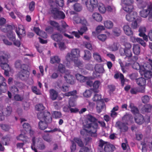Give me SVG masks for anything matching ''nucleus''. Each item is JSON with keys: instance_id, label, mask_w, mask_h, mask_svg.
I'll use <instances>...</instances> for the list:
<instances>
[{"instance_id": "32", "label": "nucleus", "mask_w": 152, "mask_h": 152, "mask_svg": "<svg viewBox=\"0 0 152 152\" xmlns=\"http://www.w3.org/2000/svg\"><path fill=\"white\" fill-rule=\"evenodd\" d=\"M133 51L134 54L138 55L140 52V45H134L133 47Z\"/></svg>"}, {"instance_id": "30", "label": "nucleus", "mask_w": 152, "mask_h": 152, "mask_svg": "<svg viewBox=\"0 0 152 152\" xmlns=\"http://www.w3.org/2000/svg\"><path fill=\"white\" fill-rule=\"evenodd\" d=\"M80 51L78 49H72L71 52V54L73 58H78L80 56Z\"/></svg>"}, {"instance_id": "1", "label": "nucleus", "mask_w": 152, "mask_h": 152, "mask_svg": "<svg viewBox=\"0 0 152 152\" xmlns=\"http://www.w3.org/2000/svg\"><path fill=\"white\" fill-rule=\"evenodd\" d=\"M98 120L91 115H88L86 121L84 123L83 129L80 131L81 134L86 135V133L92 134L96 133L98 127Z\"/></svg>"}, {"instance_id": "52", "label": "nucleus", "mask_w": 152, "mask_h": 152, "mask_svg": "<svg viewBox=\"0 0 152 152\" xmlns=\"http://www.w3.org/2000/svg\"><path fill=\"white\" fill-rule=\"evenodd\" d=\"M146 28L145 27L140 26L139 29V31L140 32L139 34V36H142L145 34L146 32Z\"/></svg>"}, {"instance_id": "4", "label": "nucleus", "mask_w": 152, "mask_h": 152, "mask_svg": "<svg viewBox=\"0 0 152 152\" xmlns=\"http://www.w3.org/2000/svg\"><path fill=\"white\" fill-rule=\"evenodd\" d=\"M51 12L55 19H64L65 17V14L62 11L55 7L52 9Z\"/></svg>"}, {"instance_id": "22", "label": "nucleus", "mask_w": 152, "mask_h": 152, "mask_svg": "<svg viewBox=\"0 0 152 152\" xmlns=\"http://www.w3.org/2000/svg\"><path fill=\"white\" fill-rule=\"evenodd\" d=\"M8 55L6 54L0 56V63L2 66L4 65L3 63L8 62Z\"/></svg>"}, {"instance_id": "7", "label": "nucleus", "mask_w": 152, "mask_h": 152, "mask_svg": "<svg viewBox=\"0 0 152 152\" xmlns=\"http://www.w3.org/2000/svg\"><path fill=\"white\" fill-rule=\"evenodd\" d=\"M67 72L66 71L65 72V75L64 76L65 79L67 83L72 85L74 84L75 83V77L70 74L69 72L67 73Z\"/></svg>"}, {"instance_id": "34", "label": "nucleus", "mask_w": 152, "mask_h": 152, "mask_svg": "<svg viewBox=\"0 0 152 152\" xmlns=\"http://www.w3.org/2000/svg\"><path fill=\"white\" fill-rule=\"evenodd\" d=\"M7 35L9 39L12 41L14 40L16 38L15 34L11 31L8 32Z\"/></svg>"}, {"instance_id": "58", "label": "nucleus", "mask_w": 152, "mask_h": 152, "mask_svg": "<svg viewBox=\"0 0 152 152\" xmlns=\"http://www.w3.org/2000/svg\"><path fill=\"white\" fill-rule=\"evenodd\" d=\"M64 5V1L63 0H56L55 6L61 7H63Z\"/></svg>"}, {"instance_id": "23", "label": "nucleus", "mask_w": 152, "mask_h": 152, "mask_svg": "<svg viewBox=\"0 0 152 152\" xmlns=\"http://www.w3.org/2000/svg\"><path fill=\"white\" fill-rule=\"evenodd\" d=\"M75 77L77 80L81 83L86 82L87 79V77H85L78 73L75 75Z\"/></svg>"}, {"instance_id": "18", "label": "nucleus", "mask_w": 152, "mask_h": 152, "mask_svg": "<svg viewBox=\"0 0 152 152\" xmlns=\"http://www.w3.org/2000/svg\"><path fill=\"white\" fill-rule=\"evenodd\" d=\"M129 107L131 109V112L134 115L139 114V110L137 107L135 106L134 104L130 103L129 104Z\"/></svg>"}, {"instance_id": "28", "label": "nucleus", "mask_w": 152, "mask_h": 152, "mask_svg": "<svg viewBox=\"0 0 152 152\" xmlns=\"http://www.w3.org/2000/svg\"><path fill=\"white\" fill-rule=\"evenodd\" d=\"M77 23H80L82 25L86 26L87 25L88 23L86 20L83 17L78 18L75 20Z\"/></svg>"}, {"instance_id": "21", "label": "nucleus", "mask_w": 152, "mask_h": 152, "mask_svg": "<svg viewBox=\"0 0 152 152\" xmlns=\"http://www.w3.org/2000/svg\"><path fill=\"white\" fill-rule=\"evenodd\" d=\"M93 19L98 22H100L102 20V17L101 15L98 13L95 12L92 15Z\"/></svg>"}, {"instance_id": "54", "label": "nucleus", "mask_w": 152, "mask_h": 152, "mask_svg": "<svg viewBox=\"0 0 152 152\" xmlns=\"http://www.w3.org/2000/svg\"><path fill=\"white\" fill-rule=\"evenodd\" d=\"M92 93V90H86L83 93V96L86 97H90Z\"/></svg>"}, {"instance_id": "64", "label": "nucleus", "mask_w": 152, "mask_h": 152, "mask_svg": "<svg viewBox=\"0 0 152 152\" xmlns=\"http://www.w3.org/2000/svg\"><path fill=\"white\" fill-rule=\"evenodd\" d=\"M87 30L88 28L86 26H83L80 28V30H78V31L79 32L80 35H82Z\"/></svg>"}, {"instance_id": "25", "label": "nucleus", "mask_w": 152, "mask_h": 152, "mask_svg": "<svg viewBox=\"0 0 152 152\" xmlns=\"http://www.w3.org/2000/svg\"><path fill=\"white\" fill-rule=\"evenodd\" d=\"M23 127L24 129L27 132L28 131H30V133L31 135H32L34 134V132L32 131L31 130V127L30 125L27 123H25L23 124Z\"/></svg>"}, {"instance_id": "3", "label": "nucleus", "mask_w": 152, "mask_h": 152, "mask_svg": "<svg viewBox=\"0 0 152 152\" xmlns=\"http://www.w3.org/2000/svg\"><path fill=\"white\" fill-rule=\"evenodd\" d=\"M134 118L135 122L139 125H141L144 122L147 124L150 121V116L146 115L144 117L143 115L139 113L136 115Z\"/></svg>"}, {"instance_id": "33", "label": "nucleus", "mask_w": 152, "mask_h": 152, "mask_svg": "<svg viewBox=\"0 0 152 152\" xmlns=\"http://www.w3.org/2000/svg\"><path fill=\"white\" fill-rule=\"evenodd\" d=\"M51 38L55 41L58 42L61 40L62 36L59 34H55L51 36Z\"/></svg>"}, {"instance_id": "47", "label": "nucleus", "mask_w": 152, "mask_h": 152, "mask_svg": "<svg viewBox=\"0 0 152 152\" xmlns=\"http://www.w3.org/2000/svg\"><path fill=\"white\" fill-rule=\"evenodd\" d=\"M50 24L51 26L56 28L58 31H63L61 29H60V26H59V24L56 22L54 21H51L50 22Z\"/></svg>"}, {"instance_id": "43", "label": "nucleus", "mask_w": 152, "mask_h": 152, "mask_svg": "<svg viewBox=\"0 0 152 152\" xmlns=\"http://www.w3.org/2000/svg\"><path fill=\"white\" fill-rule=\"evenodd\" d=\"M60 62V59L57 56H55L51 57L50 62L51 64H54L55 63H59Z\"/></svg>"}, {"instance_id": "13", "label": "nucleus", "mask_w": 152, "mask_h": 152, "mask_svg": "<svg viewBox=\"0 0 152 152\" xmlns=\"http://www.w3.org/2000/svg\"><path fill=\"white\" fill-rule=\"evenodd\" d=\"M145 92V87L141 88L138 87L132 88L131 89L130 92L132 94H136L138 92L144 93Z\"/></svg>"}, {"instance_id": "46", "label": "nucleus", "mask_w": 152, "mask_h": 152, "mask_svg": "<svg viewBox=\"0 0 152 152\" xmlns=\"http://www.w3.org/2000/svg\"><path fill=\"white\" fill-rule=\"evenodd\" d=\"M121 30L118 28L116 27L113 31V35L116 37L119 36L121 33Z\"/></svg>"}, {"instance_id": "5", "label": "nucleus", "mask_w": 152, "mask_h": 152, "mask_svg": "<svg viewBox=\"0 0 152 152\" xmlns=\"http://www.w3.org/2000/svg\"><path fill=\"white\" fill-rule=\"evenodd\" d=\"M122 2L125 5L123 7V10L127 12H131L133 9L132 4L133 0H122Z\"/></svg>"}, {"instance_id": "56", "label": "nucleus", "mask_w": 152, "mask_h": 152, "mask_svg": "<svg viewBox=\"0 0 152 152\" xmlns=\"http://www.w3.org/2000/svg\"><path fill=\"white\" fill-rule=\"evenodd\" d=\"M124 141L125 142H123L121 144V147L124 150H126L127 148H129V147L127 139L126 138H125Z\"/></svg>"}, {"instance_id": "16", "label": "nucleus", "mask_w": 152, "mask_h": 152, "mask_svg": "<svg viewBox=\"0 0 152 152\" xmlns=\"http://www.w3.org/2000/svg\"><path fill=\"white\" fill-rule=\"evenodd\" d=\"M114 77L115 79H118L119 77L121 80V86L123 87L125 84V79L123 75L121 73H115Z\"/></svg>"}, {"instance_id": "42", "label": "nucleus", "mask_w": 152, "mask_h": 152, "mask_svg": "<svg viewBox=\"0 0 152 152\" xmlns=\"http://www.w3.org/2000/svg\"><path fill=\"white\" fill-rule=\"evenodd\" d=\"M119 46V43L118 42H114L113 45L110 47V48L112 51H116L118 50Z\"/></svg>"}, {"instance_id": "29", "label": "nucleus", "mask_w": 152, "mask_h": 152, "mask_svg": "<svg viewBox=\"0 0 152 152\" xmlns=\"http://www.w3.org/2000/svg\"><path fill=\"white\" fill-rule=\"evenodd\" d=\"M50 97L53 100H56L58 96V93L54 89L50 90Z\"/></svg>"}, {"instance_id": "19", "label": "nucleus", "mask_w": 152, "mask_h": 152, "mask_svg": "<svg viewBox=\"0 0 152 152\" xmlns=\"http://www.w3.org/2000/svg\"><path fill=\"white\" fill-rule=\"evenodd\" d=\"M117 124L118 126L122 131L124 132L128 131V127L124 123L120 122Z\"/></svg>"}, {"instance_id": "50", "label": "nucleus", "mask_w": 152, "mask_h": 152, "mask_svg": "<svg viewBox=\"0 0 152 152\" xmlns=\"http://www.w3.org/2000/svg\"><path fill=\"white\" fill-rule=\"evenodd\" d=\"M74 140L80 147H82L83 146L84 144L80 138L77 137H75L74 138Z\"/></svg>"}, {"instance_id": "26", "label": "nucleus", "mask_w": 152, "mask_h": 152, "mask_svg": "<svg viewBox=\"0 0 152 152\" xmlns=\"http://www.w3.org/2000/svg\"><path fill=\"white\" fill-rule=\"evenodd\" d=\"M48 123V122L45 121L44 120L43 121L42 120L40 121L39 123V129L42 130L45 129L47 128L48 126L47 124Z\"/></svg>"}, {"instance_id": "40", "label": "nucleus", "mask_w": 152, "mask_h": 152, "mask_svg": "<svg viewBox=\"0 0 152 152\" xmlns=\"http://www.w3.org/2000/svg\"><path fill=\"white\" fill-rule=\"evenodd\" d=\"M77 94V91L76 90H74L72 91H70L63 94L62 95L64 97L65 96L69 97L70 96H76Z\"/></svg>"}, {"instance_id": "53", "label": "nucleus", "mask_w": 152, "mask_h": 152, "mask_svg": "<svg viewBox=\"0 0 152 152\" xmlns=\"http://www.w3.org/2000/svg\"><path fill=\"white\" fill-rule=\"evenodd\" d=\"M24 99L23 96L18 94H16L14 96L15 100L18 101H22Z\"/></svg>"}, {"instance_id": "41", "label": "nucleus", "mask_w": 152, "mask_h": 152, "mask_svg": "<svg viewBox=\"0 0 152 152\" xmlns=\"http://www.w3.org/2000/svg\"><path fill=\"white\" fill-rule=\"evenodd\" d=\"M84 55L83 58L85 60H89L91 57V54L90 52L88 50H84Z\"/></svg>"}, {"instance_id": "24", "label": "nucleus", "mask_w": 152, "mask_h": 152, "mask_svg": "<svg viewBox=\"0 0 152 152\" xmlns=\"http://www.w3.org/2000/svg\"><path fill=\"white\" fill-rule=\"evenodd\" d=\"M136 82L139 86H143L146 84V80L143 77H141L136 79Z\"/></svg>"}, {"instance_id": "48", "label": "nucleus", "mask_w": 152, "mask_h": 152, "mask_svg": "<svg viewBox=\"0 0 152 152\" xmlns=\"http://www.w3.org/2000/svg\"><path fill=\"white\" fill-rule=\"evenodd\" d=\"M5 81V79L2 76L0 75V86L3 88L7 87Z\"/></svg>"}, {"instance_id": "55", "label": "nucleus", "mask_w": 152, "mask_h": 152, "mask_svg": "<svg viewBox=\"0 0 152 152\" xmlns=\"http://www.w3.org/2000/svg\"><path fill=\"white\" fill-rule=\"evenodd\" d=\"M141 100L142 103H147L149 102L150 97L147 95H145L141 98Z\"/></svg>"}, {"instance_id": "44", "label": "nucleus", "mask_w": 152, "mask_h": 152, "mask_svg": "<svg viewBox=\"0 0 152 152\" xmlns=\"http://www.w3.org/2000/svg\"><path fill=\"white\" fill-rule=\"evenodd\" d=\"M133 118V116L131 114L126 113L122 117V119L128 122L130 121Z\"/></svg>"}, {"instance_id": "37", "label": "nucleus", "mask_w": 152, "mask_h": 152, "mask_svg": "<svg viewBox=\"0 0 152 152\" xmlns=\"http://www.w3.org/2000/svg\"><path fill=\"white\" fill-rule=\"evenodd\" d=\"M104 24L105 28L109 29L112 28L113 26V24L112 22L109 20L104 21Z\"/></svg>"}, {"instance_id": "49", "label": "nucleus", "mask_w": 152, "mask_h": 152, "mask_svg": "<svg viewBox=\"0 0 152 152\" xmlns=\"http://www.w3.org/2000/svg\"><path fill=\"white\" fill-rule=\"evenodd\" d=\"M74 10L77 12H80L82 9L81 5L78 3H75L73 6Z\"/></svg>"}, {"instance_id": "38", "label": "nucleus", "mask_w": 152, "mask_h": 152, "mask_svg": "<svg viewBox=\"0 0 152 152\" xmlns=\"http://www.w3.org/2000/svg\"><path fill=\"white\" fill-rule=\"evenodd\" d=\"M2 143L4 144V145H8L11 140V137L8 135H6L2 137Z\"/></svg>"}, {"instance_id": "9", "label": "nucleus", "mask_w": 152, "mask_h": 152, "mask_svg": "<svg viewBox=\"0 0 152 152\" xmlns=\"http://www.w3.org/2000/svg\"><path fill=\"white\" fill-rule=\"evenodd\" d=\"M0 111L4 114L5 116H8L10 115L12 111V107L10 106H7L6 108H3L2 107L0 106Z\"/></svg>"}, {"instance_id": "39", "label": "nucleus", "mask_w": 152, "mask_h": 152, "mask_svg": "<svg viewBox=\"0 0 152 152\" xmlns=\"http://www.w3.org/2000/svg\"><path fill=\"white\" fill-rule=\"evenodd\" d=\"M95 70L96 73H102L103 72V67L100 64H97L95 66Z\"/></svg>"}, {"instance_id": "51", "label": "nucleus", "mask_w": 152, "mask_h": 152, "mask_svg": "<svg viewBox=\"0 0 152 152\" xmlns=\"http://www.w3.org/2000/svg\"><path fill=\"white\" fill-rule=\"evenodd\" d=\"M58 70L62 73H64L65 71L64 66L61 64H59L58 67Z\"/></svg>"}, {"instance_id": "20", "label": "nucleus", "mask_w": 152, "mask_h": 152, "mask_svg": "<svg viewBox=\"0 0 152 152\" xmlns=\"http://www.w3.org/2000/svg\"><path fill=\"white\" fill-rule=\"evenodd\" d=\"M97 104L96 107L97 112L98 113H100L104 107V104L102 101H99L97 102Z\"/></svg>"}, {"instance_id": "17", "label": "nucleus", "mask_w": 152, "mask_h": 152, "mask_svg": "<svg viewBox=\"0 0 152 152\" xmlns=\"http://www.w3.org/2000/svg\"><path fill=\"white\" fill-rule=\"evenodd\" d=\"M17 140L23 141L24 142L28 143L30 139L25 134H21L16 137Z\"/></svg>"}, {"instance_id": "2", "label": "nucleus", "mask_w": 152, "mask_h": 152, "mask_svg": "<svg viewBox=\"0 0 152 152\" xmlns=\"http://www.w3.org/2000/svg\"><path fill=\"white\" fill-rule=\"evenodd\" d=\"M38 118L40 121L44 120L45 121L50 123L52 121V117L50 113L47 110H45L43 112H40L38 113Z\"/></svg>"}, {"instance_id": "15", "label": "nucleus", "mask_w": 152, "mask_h": 152, "mask_svg": "<svg viewBox=\"0 0 152 152\" xmlns=\"http://www.w3.org/2000/svg\"><path fill=\"white\" fill-rule=\"evenodd\" d=\"M152 8V6L150 5L148 7V8L146 10H142L140 12V16L144 18H146L148 15L150 13L149 10Z\"/></svg>"}, {"instance_id": "63", "label": "nucleus", "mask_w": 152, "mask_h": 152, "mask_svg": "<svg viewBox=\"0 0 152 152\" xmlns=\"http://www.w3.org/2000/svg\"><path fill=\"white\" fill-rule=\"evenodd\" d=\"M61 26L62 27H60V29H61L63 31H60L61 33H64L65 32L66 30V28L68 26L66 24V23L64 21H62L61 22Z\"/></svg>"}, {"instance_id": "12", "label": "nucleus", "mask_w": 152, "mask_h": 152, "mask_svg": "<svg viewBox=\"0 0 152 152\" xmlns=\"http://www.w3.org/2000/svg\"><path fill=\"white\" fill-rule=\"evenodd\" d=\"M129 12L126 15V20L129 22L132 21L134 20L137 16V13L136 12H133V13Z\"/></svg>"}, {"instance_id": "60", "label": "nucleus", "mask_w": 152, "mask_h": 152, "mask_svg": "<svg viewBox=\"0 0 152 152\" xmlns=\"http://www.w3.org/2000/svg\"><path fill=\"white\" fill-rule=\"evenodd\" d=\"M144 77L148 79L150 78L152 76V73L151 71H146L144 72Z\"/></svg>"}, {"instance_id": "6", "label": "nucleus", "mask_w": 152, "mask_h": 152, "mask_svg": "<svg viewBox=\"0 0 152 152\" xmlns=\"http://www.w3.org/2000/svg\"><path fill=\"white\" fill-rule=\"evenodd\" d=\"M27 69V66H26L25 68L21 69L19 72V76L20 78L25 79L28 77L30 73Z\"/></svg>"}, {"instance_id": "35", "label": "nucleus", "mask_w": 152, "mask_h": 152, "mask_svg": "<svg viewBox=\"0 0 152 152\" xmlns=\"http://www.w3.org/2000/svg\"><path fill=\"white\" fill-rule=\"evenodd\" d=\"M15 66L17 68H20L21 69L23 68H25L26 66L27 65L25 64H21V61L20 60H17L15 63Z\"/></svg>"}, {"instance_id": "59", "label": "nucleus", "mask_w": 152, "mask_h": 152, "mask_svg": "<svg viewBox=\"0 0 152 152\" xmlns=\"http://www.w3.org/2000/svg\"><path fill=\"white\" fill-rule=\"evenodd\" d=\"M98 39L102 42H104L107 39V36L105 34H100L97 36Z\"/></svg>"}, {"instance_id": "14", "label": "nucleus", "mask_w": 152, "mask_h": 152, "mask_svg": "<svg viewBox=\"0 0 152 152\" xmlns=\"http://www.w3.org/2000/svg\"><path fill=\"white\" fill-rule=\"evenodd\" d=\"M115 149V146L110 143L106 144L104 147V151L105 152H113Z\"/></svg>"}, {"instance_id": "57", "label": "nucleus", "mask_w": 152, "mask_h": 152, "mask_svg": "<svg viewBox=\"0 0 152 152\" xmlns=\"http://www.w3.org/2000/svg\"><path fill=\"white\" fill-rule=\"evenodd\" d=\"M60 88L63 92H64L68 91L69 90V86L66 85V83L63 84Z\"/></svg>"}, {"instance_id": "36", "label": "nucleus", "mask_w": 152, "mask_h": 152, "mask_svg": "<svg viewBox=\"0 0 152 152\" xmlns=\"http://www.w3.org/2000/svg\"><path fill=\"white\" fill-rule=\"evenodd\" d=\"M97 6L99 12L101 13L104 14L106 12V9L102 3H99Z\"/></svg>"}, {"instance_id": "11", "label": "nucleus", "mask_w": 152, "mask_h": 152, "mask_svg": "<svg viewBox=\"0 0 152 152\" xmlns=\"http://www.w3.org/2000/svg\"><path fill=\"white\" fill-rule=\"evenodd\" d=\"M123 29L125 34L128 36H131L133 35V32L129 25L124 26Z\"/></svg>"}, {"instance_id": "27", "label": "nucleus", "mask_w": 152, "mask_h": 152, "mask_svg": "<svg viewBox=\"0 0 152 152\" xmlns=\"http://www.w3.org/2000/svg\"><path fill=\"white\" fill-rule=\"evenodd\" d=\"M93 56L94 59L98 62L101 63L104 62L101 56L97 52H94L93 54Z\"/></svg>"}, {"instance_id": "31", "label": "nucleus", "mask_w": 152, "mask_h": 152, "mask_svg": "<svg viewBox=\"0 0 152 152\" xmlns=\"http://www.w3.org/2000/svg\"><path fill=\"white\" fill-rule=\"evenodd\" d=\"M75 66L78 67L80 69H82L84 67L83 62L78 59L74 61Z\"/></svg>"}, {"instance_id": "10", "label": "nucleus", "mask_w": 152, "mask_h": 152, "mask_svg": "<svg viewBox=\"0 0 152 152\" xmlns=\"http://www.w3.org/2000/svg\"><path fill=\"white\" fill-rule=\"evenodd\" d=\"M152 110V105L149 104L144 105L141 109V113L143 114L150 113Z\"/></svg>"}, {"instance_id": "62", "label": "nucleus", "mask_w": 152, "mask_h": 152, "mask_svg": "<svg viewBox=\"0 0 152 152\" xmlns=\"http://www.w3.org/2000/svg\"><path fill=\"white\" fill-rule=\"evenodd\" d=\"M0 126L1 129L5 131H8L10 128L9 125L5 124H1Z\"/></svg>"}, {"instance_id": "61", "label": "nucleus", "mask_w": 152, "mask_h": 152, "mask_svg": "<svg viewBox=\"0 0 152 152\" xmlns=\"http://www.w3.org/2000/svg\"><path fill=\"white\" fill-rule=\"evenodd\" d=\"M101 95L96 94L92 98V100L94 102L99 101L101 99Z\"/></svg>"}, {"instance_id": "45", "label": "nucleus", "mask_w": 152, "mask_h": 152, "mask_svg": "<svg viewBox=\"0 0 152 152\" xmlns=\"http://www.w3.org/2000/svg\"><path fill=\"white\" fill-rule=\"evenodd\" d=\"M100 84V82L99 80H96L93 83V90L94 92H97V90L99 88Z\"/></svg>"}, {"instance_id": "8", "label": "nucleus", "mask_w": 152, "mask_h": 152, "mask_svg": "<svg viewBox=\"0 0 152 152\" xmlns=\"http://www.w3.org/2000/svg\"><path fill=\"white\" fill-rule=\"evenodd\" d=\"M15 31L20 39H22V37H24L26 35V31L23 27L21 28L19 27L18 28H16Z\"/></svg>"}]
</instances>
